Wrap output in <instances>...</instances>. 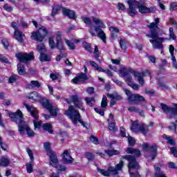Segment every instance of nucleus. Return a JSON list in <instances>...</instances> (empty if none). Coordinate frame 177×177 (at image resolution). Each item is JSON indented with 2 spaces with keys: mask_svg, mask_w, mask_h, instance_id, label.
Segmentation results:
<instances>
[{
  "mask_svg": "<svg viewBox=\"0 0 177 177\" xmlns=\"http://www.w3.org/2000/svg\"><path fill=\"white\" fill-rule=\"evenodd\" d=\"M18 131L19 132L20 135H24L26 131L28 136H29L30 138L35 136V133H34V131L30 128V127H28V124L27 122L24 123L22 126H19Z\"/></svg>",
  "mask_w": 177,
  "mask_h": 177,
  "instance_id": "obj_14",
  "label": "nucleus"
},
{
  "mask_svg": "<svg viewBox=\"0 0 177 177\" xmlns=\"http://www.w3.org/2000/svg\"><path fill=\"white\" fill-rule=\"evenodd\" d=\"M101 106L103 109L107 107V97H106L105 96H104L102 97V102H101Z\"/></svg>",
  "mask_w": 177,
  "mask_h": 177,
  "instance_id": "obj_51",
  "label": "nucleus"
},
{
  "mask_svg": "<svg viewBox=\"0 0 177 177\" xmlns=\"http://www.w3.org/2000/svg\"><path fill=\"white\" fill-rule=\"evenodd\" d=\"M26 165L28 174H31V172H32L34 164L32 163V162H30L29 163H27Z\"/></svg>",
  "mask_w": 177,
  "mask_h": 177,
  "instance_id": "obj_39",
  "label": "nucleus"
},
{
  "mask_svg": "<svg viewBox=\"0 0 177 177\" xmlns=\"http://www.w3.org/2000/svg\"><path fill=\"white\" fill-rule=\"evenodd\" d=\"M82 45H83V47L84 48V49H85L86 50H87L88 52H91V49H92L91 47V44H88V43L84 41V42L82 43Z\"/></svg>",
  "mask_w": 177,
  "mask_h": 177,
  "instance_id": "obj_50",
  "label": "nucleus"
},
{
  "mask_svg": "<svg viewBox=\"0 0 177 177\" xmlns=\"http://www.w3.org/2000/svg\"><path fill=\"white\" fill-rule=\"evenodd\" d=\"M128 111L130 112L138 113L139 109L136 108V106H129Z\"/></svg>",
  "mask_w": 177,
  "mask_h": 177,
  "instance_id": "obj_60",
  "label": "nucleus"
},
{
  "mask_svg": "<svg viewBox=\"0 0 177 177\" xmlns=\"http://www.w3.org/2000/svg\"><path fill=\"white\" fill-rule=\"evenodd\" d=\"M14 37L18 42H20L21 44H23L24 39H23V33L20 32V30H17L14 32Z\"/></svg>",
  "mask_w": 177,
  "mask_h": 177,
  "instance_id": "obj_27",
  "label": "nucleus"
},
{
  "mask_svg": "<svg viewBox=\"0 0 177 177\" xmlns=\"http://www.w3.org/2000/svg\"><path fill=\"white\" fill-rule=\"evenodd\" d=\"M90 64L95 68V70H97V71H99L100 73H102V71H103V68L99 66V65L93 62V61H90Z\"/></svg>",
  "mask_w": 177,
  "mask_h": 177,
  "instance_id": "obj_37",
  "label": "nucleus"
},
{
  "mask_svg": "<svg viewBox=\"0 0 177 177\" xmlns=\"http://www.w3.org/2000/svg\"><path fill=\"white\" fill-rule=\"evenodd\" d=\"M174 10H177L176 2H173L170 4V12H174Z\"/></svg>",
  "mask_w": 177,
  "mask_h": 177,
  "instance_id": "obj_56",
  "label": "nucleus"
},
{
  "mask_svg": "<svg viewBox=\"0 0 177 177\" xmlns=\"http://www.w3.org/2000/svg\"><path fill=\"white\" fill-rule=\"evenodd\" d=\"M168 129L171 132H176V124H175V122H171Z\"/></svg>",
  "mask_w": 177,
  "mask_h": 177,
  "instance_id": "obj_47",
  "label": "nucleus"
},
{
  "mask_svg": "<svg viewBox=\"0 0 177 177\" xmlns=\"http://www.w3.org/2000/svg\"><path fill=\"white\" fill-rule=\"evenodd\" d=\"M15 57L19 61V63L17 64L18 74H19V75H24V74H26V68H24V65L22 64V63L27 64L28 62L33 60L34 53H17L15 54Z\"/></svg>",
  "mask_w": 177,
  "mask_h": 177,
  "instance_id": "obj_3",
  "label": "nucleus"
},
{
  "mask_svg": "<svg viewBox=\"0 0 177 177\" xmlns=\"http://www.w3.org/2000/svg\"><path fill=\"white\" fill-rule=\"evenodd\" d=\"M119 44L120 45L121 49H127V42H125V41H124L123 39H120Z\"/></svg>",
  "mask_w": 177,
  "mask_h": 177,
  "instance_id": "obj_59",
  "label": "nucleus"
},
{
  "mask_svg": "<svg viewBox=\"0 0 177 177\" xmlns=\"http://www.w3.org/2000/svg\"><path fill=\"white\" fill-rule=\"evenodd\" d=\"M39 60L40 62H50V57L45 54V53H43L40 54Z\"/></svg>",
  "mask_w": 177,
  "mask_h": 177,
  "instance_id": "obj_36",
  "label": "nucleus"
},
{
  "mask_svg": "<svg viewBox=\"0 0 177 177\" xmlns=\"http://www.w3.org/2000/svg\"><path fill=\"white\" fill-rule=\"evenodd\" d=\"M28 97L31 100H34V102H38V100H42V97H41V95H39V94L36 91H33L30 93L28 95Z\"/></svg>",
  "mask_w": 177,
  "mask_h": 177,
  "instance_id": "obj_23",
  "label": "nucleus"
},
{
  "mask_svg": "<svg viewBox=\"0 0 177 177\" xmlns=\"http://www.w3.org/2000/svg\"><path fill=\"white\" fill-rule=\"evenodd\" d=\"M62 160L65 164H71L73 162V158L68 153V151L64 150L62 154Z\"/></svg>",
  "mask_w": 177,
  "mask_h": 177,
  "instance_id": "obj_22",
  "label": "nucleus"
},
{
  "mask_svg": "<svg viewBox=\"0 0 177 177\" xmlns=\"http://www.w3.org/2000/svg\"><path fill=\"white\" fill-rule=\"evenodd\" d=\"M137 8L138 9L140 13L142 14L153 12V8H147L146 6L140 4V2H138V6H137Z\"/></svg>",
  "mask_w": 177,
  "mask_h": 177,
  "instance_id": "obj_21",
  "label": "nucleus"
},
{
  "mask_svg": "<svg viewBox=\"0 0 177 177\" xmlns=\"http://www.w3.org/2000/svg\"><path fill=\"white\" fill-rule=\"evenodd\" d=\"M9 117L11 118V121L15 122L17 125H18V129L20 128V126L22 127L24 124L27 122L23 120V113L19 109L15 113H9Z\"/></svg>",
  "mask_w": 177,
  "mask_h": 177,
  "instance_id": "obj_10",
  "label": "nucleus"
},
{
  "mask_svg": "<svg viewBox=\"0 0 177 177\" xmlns=\"http://www.w3.org/2000/svg\"><path fill=\"white\" fill-rule=\"evenodd\" d=\"M159 23L160 18H156L155 22H152L148 26L150 33L146 35V37H148V38H151L149 39V42L152 44L153 49H162V42H164V41H168V38L160 37L159 36L165 34L164 30L158 27Z\"/></svg>",
  "mask_w": 177,
  "mask_h": 177,
  "instance_id": "obj_1",
  "label": "nucleus"
},
{
  "mask_svg": "<svg viewBox=\"0 0 177 177\" xmlns=\"http://www.w3.org/2000/svg\"><path fill=\"white\" fill-rule=\"evenodd\" d=\"M133 72H135V71H133L132 68H127L126 67H122L119 71V73L121 74L122 77H127L128 73H131L133 74Z\"/></svg>",
  "mask_w": 177,
  "mask_h": 177,
  "instance_id": "obj_24",
  "label": "nucleus"
},
{
  "mask_svg": "<svg viewBox=\"0 0 177 177\" xmlns=\"http://www.w3.org/2000/svg\"><path fill=\"white\" fill-rule=\"evenodd\" d=\"M26 87L28 88V89H32L33 88H40L41 83H39V82L37 80H32L30 83L26 85Z\"/></svg>",
  "mask_w": 177,
  "mask_h": 177,
  "instance_id": "obj_25",
  "label": "nucleus"
},
{
  "mask_svg": "<svg viewBox=\"0 0 177 177\" xmlns=\"http://www.w3.org/2000/svg\"><path fill=\"white\" fill-rule=\"evenodd\" d=\"M127 3L129 5V16L133 17L136 15H138V11L136 8H138L139 5V1H136V0H129L127 1Z\"/></svg>",
  "mask_w": 177,
  "mask_h": 177,
  "instance_id": "obj_13",
  "label": "nucleus"
},
{
  "mask_svg": "<svg viewBox=\"0 0 177 177\" xmlns=\"http://www.w3.org/2000/svg\"><path fill=\"white\" fill-rule=\"evenodd\" d=\"M109 131L115 132V120H112L111 122H109Z\"/></svg>",
  "mask_w": 177,
  "mask_h": 177,
  "instance_id": "obj_41",
  "label": "nucleus"
},
{
  "mask_svg": "<svg viewBox=\"0 0 177 177\" xmlns=\"http://www.w3.org/2000/svg\"><path fill=\"white\" fill-rule=\"evenodd\" d=\"M108 97L111 99H114L115 100H122V96L117 93H114L113 94L108 93Z\"/></svg>",
  "mask_w": 177,
  "mask_h": 177,
  "instance_id": "obj_31",
  "label": "nucleus"
},
{
  "mask_svg": "<svg viewBox=\"0 0 177 177\" xmlns=\"http://www.w3.org/2000/svg\"><path fill=\"white\" fill-rule=\"evenodd\" d=\"M42 106L44 109L48 110L49 113L51 115L56 117L57 115V108L56 106H53L50 103H49V100L46 98H42L41 101Z\"/></svg>",
  "mask_w": 177,
  "mask_h": 177,
  "instance_id": "obj_12",
  "label": "nucleus"
},
{
  "mask_svg": "<svg viewBox=\"0 0 177 177\" xmlns=\"http://www.w3.org/2000/svg\"><path fill=\"white\" fill-rule=\"evenodd\" d=\"M106 154H107L108 156H109V157H113V156H118V154H120V151L118 150H105L104 151Z\"/></svg>",
  "mask_w": 177,
  "mask_h": 177,
  "instance_id": "obj_34",
  "label": "nucleus"
},
{
  "mask_svg": "<svg viewBox=\"0 0 177 177\" xmlns=\"http://www.w3.org/2000/svg\"><path fill=\"white\" fill-rule=\"evenodd\" d=\"M160 106L162 107V110L165 114H169V118H174V117H176L177 115V104H175L176 108H172L171 106H168L167 104L164 103H161Z\"/></svg>",
  "mask_w": 177,
  "mask_h": 177,
  "instance_id": "obj_11",
  "label": "nucleus"
},
{
  "mask_svg": "<svg viewBox=\"0 0 177 177\" xmlns=\"http://www.w3.org/2000/svg\"><path fill=\"white\" fill-rule=\"evenodd\" d=\"M81 80L82 81H88L89 78L86 73H82L78 76L73 79L72 82H73V84H80V82H81Z\"/></svg>",
  "mask_w": 177,
  "mask_h": 177,
  "instance_id": "obj_20",
  "label": "nucleus"
},
{
  "mask_svg": "<svg viewBox=\"0 0 177 177\" xmlns=\"http://www.w3.org/2000/svg\"><path fill=\"white\" fill-rule=\"evenodd\" d=\"M65 42L68 46L69 49H71V50H74V49H75V45H74V43L71 42L68 39H65Z\"/></svg>",
  "mask_w": 177,
  "mask_h": 177,
  "instance_id": "obj_42",
  "label": "nucleus"
},
{
  "mask_svg": "<svg viewBox=\"0 0 177 177\" xmlns=\"http://www.w3.org/2000/svg\"><path fill=\"white\" fill-rule=\"evenodd\" d=\"M165 139H166V140H167V143H169V145H171V146H175V145H176V142H175V140H174V139H171V137H168V136H165Z\"/></svg>",
  "mask_w": 177,
  "mask_h": 177,
  "instance_id": "obj_46",
  "label": "nucleus"
},
{
  "mask_svg": "<svg viewBox=\"0 0 177 177\" xmlns=\"http://www.w3.org/2000/svg\"><path fill=\"white\" fill-rule=\"evenodd\" d=\"M59 9H60V7H59V6H55L54 7H53L51 16H56V15H57V11L59 10Z\"/></svg>",
  "mask_w": 177,
  "mask_h": 177,
  "instance_id": "obj_48",
  "label": "nucleus"
},
{
  "mask_svg": "<svg viewBox=\"0 0 177 177\" xmlns=\"http://www.w3.org/2000/svg\"><path fill=\"white\" fill-rule=\"evenodd\" d=\"M0 62H2L3 63H6V64H9V60H8V58H6L5 56L0 55Z\"/></svg>",
  "mask_w": 177,
  "mask_h": 177,
  "instance_id": "obj_58",
  "label": "nucleus"
},
{
  "mask_svg": "<svg viewBox=\"0 0 177 177\" xmlns=\"http://www.w3.org/2000/svg\"><path fill=\"white\" fill-rule=\"evenodd\" d=\"M134 77H147V75H149V72L147 71H145L142 73L139 72H133Z\"/></svg>",
  "mask_w": 177,
  "mask_h": 177,
  "instance_id": "obj_38",
  "label": "nucleus"
},
{
  "mask_svg": "<svg viewBox=\"0 0 177 177\" xmlns=\"http://www.w3.org/2000/svg\"><path fill=\"white\" fill-rule=\"evenodd\" d=\"M37 50L39 52L40 55H41V53H45L46 52V47L44 43H40L37 45Z\"/></svg>",
  "mask_w": 177,
  "mask_h": 177,
  "instance_id": "obj_32",
  "label": "nucleus"
},
{
  "mask_svg": "<svg viewBox=\"0 0 177 177\" xmlns=\"http://www.w3.org/2000/svg\"><path fill=\"white\" fill-rule=\"evenodd\" d=\"M128 142H129V146H135V143H136V140H134L133 138H132L131 136H128Z\"/></svg>",
  "mask_w": 177,
  "mask_h": 177,
  "instance_id": "obj_49",
  "label": "nucleus"
},
{
  "mask_svg": "<svg viewBox=\"0 0 177 177\" xmlns=\"http://www.w3.org/2000/svg\"><path fill=\"white\" fill-rule=\"evenodd\" d=\"M48 44L50 49H55L56 48V44L55 43V40L52 37L48 39Z\"/></svg>",
  "mask_w": 177,
  "mask_h": 177,
  "instance_id": "obj_45",
  "label": "nucleus"
},
{
  "mask_svg": "<svg viewBox=\"0 0 177 177\" xmlns=\"http://www.w3.org/2000/svg\"><path fill=\"white\" fill-rule=\"evenodd\" d=\"M109 30H111V37L113 39L117 38V34L120 32V30H118L117 28L114 26H111L109 28Z\"/></svg>",
  "mask_w": 177,
  "mask_h": 177,
  "instance_id": "obj_30",
  "label": "nucleus"
},
{
  "mask_svg": "<svg viewBox=\"0 0 177 177\" xmlns=\"http://www.w3.org/2000/svg\"><path fill=\"white\" fill-rule=\"evenodd\" d=\"M129 175L130 177H140V174H139V172H138V171L135 172H131V169H129Z\"/></svg>",
  "mask_w": 177,
  "mask_h": 177,
  "instance_id": "obj_62",
  "label": "nucleus"
},
{
  "mask_svg": "<svg viewBox=\"0 0 177 177\" xmlns=\"http://www.w3.org/2000/svg\"><path fill=\"white\" fill-rule=\"evenodd\" d=\"M19 80V77L16 75H12L8 79L9 84H13L14 82H16Z\"/></svg>",
  "mask_w": 177,
  "mask_h": 177,
  "instance_id": "obj_44",
  "label": "nucleus"
},
{
  "mask_svg": "<svg viewBox=\"0 0 177 177\" xmlns=\"http://www.w3.org/2000/svg\"><path fill=\"white\" fill-rule=\"evenodd\" d=\"M24 106L27 109L28 111L30 113V115L35 118V120L33 121L35 128H39L41 125H42V121H38V111H37V109L34 107L33 106L28 105L27 104H24Z\"/></svg>",
  "mask_w": 177,
  "mask_h": 177,
  "instance_id": "obj_9",
  "label": "nucleus"
},
{
  "mask_svg": "<svg viewBox=\"0 0 177 177\" xmlns=\"http://www.w3.org/2000/svg\"><path fill=\"white\" fill-rule=\"evenodd\" d=\"M71 100L73 104L75 105V106H76L77 109H80V110H83V111L85 110L82 107L84 104V103L82 102V97L77 95H75L71 96Z\"/></svg>",
  "mask_w": 177,
  "mask_h": 177,
  "instance_id": "obj_16",
  "label": "nucleus"
},
{
  "mask_svg": "<svg viewBox=\"0 0 177 177\" xmlns=\"http://www.w3.org/2000/svg\"><path fill=\"white\" fill-rule=\"evenodd\" d=\"M44 147L46 150L47 153H49V151H53L50 149V143L49 142H44Z\"/></svg>",
  "mask_w": 177,
  "mask_h": 177,
  "instance_id": "obj_52",
  "label": "nucleus"
},
{
  "mask_svg": "<svg viewBox=\"0 0 177 177\" xmlns=\"http://www.w3.org/2000/svg\"><path fill=\"white\" fill-rule=\"evenodd\" d=\"M82 20H83L85 24H87L88 26H92V19H91V18H88L86 17H82Z\"/></svg>",
  "mask_w": 177,
  "mask_h": 177,
  "instance_id": "obj_43",
  "label": "nucleus"
},
{
  "mask_svg": "<svg viewBox=\"0 0 177 177\" xmlns=\"http://www.w3.org/2000/svg\"><path fill=\"white\" fill-rule=\"evenodd\" d=\"M65 115L71 120L73 124L75 125H77V124L80 122L82 127L86 128V124L81 120V114L80 113V111H78L74 106L71 105L68 110L66 111Z\"/></svg>",
  "mask_w": 177,
  "mask_h": 177,
  "instance_id": "obj_4",
  "label": "nucleus"
},
{
  "mask_svg": "<svg viewBox=\"0 0 177 177\" xmlns=\"http://www.w3.org/2000/svg\"><path fill=\"white\" fill-rule=\"evenodd\" d=\"M169 37L170 38H172L174 40L176 39V35H175V33L174 32L173 28H169Z\"/></svg>",
  "mask_w": 177,
  "mask_h": 177,
  "instance_id": "obj_55",
  "label": "nucleus"
},
{
  "mask_svg": "<svg viewBox=\"0 0 177 177\" xmlns=\"http://www.w3.org/2000/svg\"><path fill=\"white\" fill-rule=\"evenodd\" d=\"M98 172H100L104 176L111 177L114 175H118V171L117 168L114 167H110L108 168L107 171L103 169H97Z\"/></svg>",
  "mask_w": 177,
  "mask_h": 177,
  "instance_id": "obj_15",
  "label": "nucleus"
},
{
  "mask_svg": "<svg viewBox=\"0 0 177 177\" xmlns=\"http://www.w3.org/2000/svg\"><path fill=\"white\" fill-rule=\"evenodd\" d=\"M127 130L123 127H120V135L122 138H127Z\"/></svg>",
  "mask_w": 177,
  "mask_h": 177,
  "instance_id": "obj_61",
  "label": "nucleus"
},
{
  "mask_svg": "<svg viewBox=\"0 0 177 177\" xmlns=\"http://www.w3.org/2000/svg\"><path fill=\"white\" fill-rule=\"evenodd\" d=\"M47 155L49 156L50 158V164L54 168H57V165H59V160H57V156H56V153L54 151H49L47 153Z\"/></svg>",
  "mask_w": 177,
  "mask_h": 177,
  "instance_id": "obj_17",
  "label": "nucleus"
},
{
  "mask_svg": "<svg viewBox=\"0 0 177 177\" xmlns=\"http://www.w3.org/2000/svg\"><path fill=\"white\" fill-rule=\"evenodd\" d=\"M44 131H46L49 133H53V130L52 129V125L49 123H45L42 125Z\"/></svg>",
  "mask_w": 177,
  "mask_h": 177,
  "instance_id": "obj_33",
  "label": "nucleus"
},
{
  "mask_svg": "<svg viewBox=\"0 0 177 177\" xmlns=\"http://www.w3.org/2000/svg\"><path fill=\"white\" fill-rule=\"evenodd\" d=\"M138 132H141L142 135H147V133H149V126L145 124H140Z\"/></svg>",
  "mask_w": 177,
  "mask_h": 177,
  "instance_id": "obj_28",
  "label": "nucleus"
},
{
  "mask_svg": "<svg viewBox=\"0 0 177 177\" xmlns=\"http://www.w3.org/2000/svg\"><path fill=\"white\" fill-rule=\"evenodd\" d=\"M86 104L90 106V107H93V104H95V97H86L84 99Z\"/></svg>",
  "mask_w": 177,
  "mask_h": 177,
  "instance_id": "obj_35",
  "label": "nucleus"
},
{
  "mask_svg": "<svg viewBox=\"0 0 177 177\" xmlns=\"http://www.w3.org/2000/svg\"><path fill=\"white\" fill-rule=\"evenodd\" d=\"M124 93L127 96V100L130 104H138V103H147L145 97L139 94H133L127 88H123Z\"/></svg>",
  "mask_w": 177,
  "mask_h": 177,
  "instance_id": "obj_5",
  "label": "nucleus"
},
{
  "mask_svg": "<svg viewBox=\"0 0 177 177\" xmlns=\"http://www.w3.org/2000/svg\"><path fill=\"white\" fill-rule=\"evenodd\" d=\"M10 164V160L6 157H2L0 159V165L1 167H8Z\"/></svg>",
  "mask_w": 177,
  "mask_h": 177,
  "instance_id": "obj_29",
  "label": "nucleus"
},
{
  "mask_svg": "<svg viewBox=\"0 0 177 177\" xmlns=\"http://www.w3.org/2000/svg\"><path fill=\"white\" fill-rule=\"evenodd\" d=\"M92 21L95 24H97V26H99L98 27L95 28V31L97 32V37H100V39L104 42V44H106V33H104V31L102 30V28H106V25L103 23L102 20H100L98 18H96L95 17H92Z\"/></svg>",
  "mask_w": 177,
  "mask_h": 177,
  "instance_id": "obj_6",
  "label": "nucleus"
},
{
  "mask_svg": "<svg viewBox=\"0 0 177 177\" xmlns=\"http://www.w3.org/2000/svg\"><path fill=\"white\" fill-rule=\"evenodd\" d=\"M4 10H6V12H12L13 10V8L12 6H9L8 4H5L3 6Z\"/></svg>",
  "mask_w": 177,
  "mask_h": 177,
  "instance_id": "obj_64",
  "label": "nucleus"
},
{
  "mask_svg": "<svg viewBox=\"0 0 177 177\" xmlns=\"http://www.w3.org/2000/svg\"><path fill=\"white\" fill-rule=\"evenodd\" d=\"M90 140L91 142H92V143H94V145H99V140L97 139V138L93 136H91Z\"/></svg>",
  "mask_w": 177,
  "mask_h": 177,
  "instance_id": "obj_57",
  "label": "nucleus"
},
{
  "mask_svg": "<svg viewBox=\"0 0 177 177\" xmlns=\"http://www.w3.org/2000/svg\"><path fill=\"white\" fill-rule=\"evenodd\" d=\"M48 34H49V32L46 28H45V26H41L39 28L37 32H32L31 38L35 41H37V42H42V41L48 37Z\"/></svg>",
  "mask_w": 177,
  "mask_h": 177,
  "instance_id": "obj_7",
  "label": "nucleus"
},
{
  "mask_svg": "<svg viewBox=\"0 0 177 177\" xmlns=\"http://www.w3.org/2000/svg\"><path fill=\"white\" fill-rule=\"evenodd\" d=\"M62 13L64 15V16H67L68 19H71L72 20H77V15H75V12L73 10L67 8H63Z\"/></svg>",
  "mask_w": 177,
  "mask_h": 177,
  "instance_id": "obj_19",
  "label": "nucleus"
},
{
  "mask_svg": "<svg viewBox=\"0 0 177 177\" xmlns=\"http://www.w3.org/2000/svg\"><path fill=\"white\" fill-rule=\"evenodd\" d=\"M170 151L171 154L174 155V157H177V149L175 147H171L170 148Z\"/></svg>",
  "mask_w": 177,
  "mask_h": 177,
  "instance_id": "obj_63",
  "label": "nucleus"
},
{
  "mask_svg": "<svg viewBox=\"0 0 177 177\" xmlns=\"http://www.w3.org/2000/svg\"><path fill=\"white\" fill-rule=\"evenodd\" d=\"M26 152L28 153L30 160L32 161L34 160V153H32V151L30 149V148H27Z\"/></svg>",
  "mask_w": 177,
  "mask_h": 177,
  "instance_id": "obj_54",
  "label": "nucleus"
},
{
  "mask_svg": "<svg viewBox=\"0 0 177 177\" xmlns=\"http://www.w3.org/2000/svg\"><path fill=\"white\" fill-rule=\"evenodd\" d=\"M140 128V124H139V120H136L135 122H132L130 129L132 131V132H139Z\"/></svg>",
  "mask_w": 177,
  "mask_h": 177,
  "instance_id": "obj_26",
  "label": "nucleus"
},
{
  "mask_svg": "<svg viewBox=\"0 0 177 177\" xmlns=\"http://www.w3.org/2000/svg\"><path fill=\"white\" fill-rule=\"evenodd\" d=\"M126 153L127 154H133V156L126 155V156H122V158H124V160H127V161L129 162V165H128L129 169H139V164H138V162H136V158H138L140 157V156H142V153H140V150H139V149L129 147L126 149Z\"/></svg>",
  "mask_w": 177,
  "mask_h": 177,
  "instance_id": "obj_2",
  "label": "nucleus"
},
{
  "mask_svg": "<svg viewBox=\"0 0 177 177\" xmlns=\"http://www.w3.org/2000/svg\"><path fill=\"white\" fill-rule=\"evenodd\" d=\"M55 48L59 49V50H66L64 46L63 45V40L62 39V32H58L57 34Z\"/></svg>",
  "mask_w": 177,
  "mask_h": 177,
  "instance_id": "obj_18",
  "label": "nucleus"
},
{
  "mask_svg": "<svg viewBox=\"0 0 177 177\" xmlns=\"http://www.w3.org/2000/svg\"><path fill=\"white\" fill-rule=\"evenodd\" d=\"M85 157L87 158L88 161H93V160H95V156L91 152H86Z\"/></svg>",
  "mask_w": 177,
  "mask_h": 177,
  "instance_id": "obj_40",
  "label": "nucleus"
},
{
  "mask_svg": "<svg viewBox=\"0 0 177 177\" xmlns=\"http://www.w3.org/2000/svg\"><path fill=\"white\" fill-rule=\"evenodd\" d=\"M122 167H124V162L122 160H120V162L116 165V169L118 171H122Z\"/></svg>",
  "mask_w": 177,
  "mask_h": 177,
  "instance_id": "obj_53",
  "label": "nucleus"
},
{
  "mask_svg": "<svg viewBox=\"0 0 177 177\" xmlns=\"http://www.w3.org/2000/svg\"><path fill=\"white\" fill-rule=\"evenodd\" d=\"M142 150L146 153V157H151V160H156L157 156V145L153 144L151 146L149 143H144L142 145Z\"/></svg>",
  "mask_w": 177,
  "mask_h": 177,
  "instance_id": "obj_8",
  "label": "nucleus"
}]
</instances>
